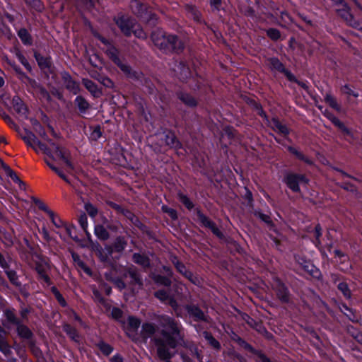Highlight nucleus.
I'll return each mask as SVG.
<instances>
[{
  "mask_svg": "<svg viewBox=\"0 0 362 362\" xmlns=\"http://www.w3.org/2000/svg\"><path fill=\"white\" fill-rule=\"evenodd\" d=\"M107 54L112 59V61L117 64L122 71L124 73H129L130 71V68L128 65L123 64L119 58L117 56V50L114 47H110L107 50Z\"/></svg>",
  "mask_w": 362,
  "mask_h": 362,
  "instance_id": "nucleus-12",
  "label": "nucleus"
},
{
  "mask_svg": "<svg viewBox=\"0 0 362 362\" xmlns=\"http://www.w3.org/2000/svg\"><path fill=\"white\" fill-rule=\"evenodd\" d=\"M18 36L25 45L31 43L30 36L25 29H21L18 31Z\"/></svg>",
  "mask_w": 362,
  "mask_h": 362,
  "instance_id": "nucleus-33",
  "label": "nucleus"
},
{
  "mask_svg": "<svg viewBox=\"0 0 362 362\" xmlns=\"http://www.w3.org/2000/svg\"><path fill=\"white\" fill-rule=\"evenodd\" d=\"M128 329L132 331H136L140 326L141 322L138 318L129 316L127 319Z\"/></svg>",
  "mask_w": 362,
  "mask_h": 362,
  "instance_id": "nucleus-28",
  "label": "nucleus"
},
{
  "mask_svg": "<svg viewBox=\"0 0 362 362\" xmlns=\"http://www.w3.org/2000/svg\"><path fill=\"white\" fill-rule=\"evenodd\" d=\"M111 361L112 362H122V358L121 356H118V355H116V356H114L112 358H111Z\"/></svg>",
  "mask_w": 362,
  "mask_h": 362,
  "instance_id": "nucleus-60",
  "label": "nucleus"
},
{
  "mask_svg": "<svg viewBox=\"0 0 362 362\" xmlns=\"http://www.w3.org/2000/svg\"><path fill=\"white\" fill-rule=\"evenodd\" d=\"M62 78L64 81V84L66 86V88L71 92H72L74 94H77L79 91L78 84L76 81L72 80L70 75L67 73H63Z\"/></svg>",
  "mask_w": 362,
  "mask_h": 362,
  "instance_id": "nucleus-13",
  "label": "nucleus"
},
{
  "mask_svg": "<svg viewBox=\"0 0 362 362\" xmlns=\"http://www.w3.org/2000/svg\"><path fill=\"white\" fill-rule=\"evenodd\" d=\"M103 83H104V85H105V86H107V87H111V86H112V84H113V83L112 82V81H110V79H108V78L105 79V81H104V82H103Z\"/></svg>",
  "mask_w": 362,
  "mask_h": 362,
  "instance_id": "nucleus-64",
  "label": "nucleus"
},
{
  "mask_svg": "<svg viewBox=\"0 0 362 362\" xmlns=\"http://www.w3.org/2000/svg\"><path fill=\"white\" fill-rule=\"evenodd\" d=\"M112 315L114 318L119 320L122 315V312L120 309L114 308L112 310Z\"/></svg>",
  "mask_w": 362,
  "mask_h": 362,
  "instance_id": "nucleus-53",
  "label": "nucleus"
},
{
  "mask_svg": "<svg viewBox=\"0 0 362 362\" xmlns=\"http://www.w3.org/2000/svg\"><path fill=\"white\" fill-rule=\"evenodd\" d=\"M268 124L273 130L283 136H286L288 134V128L276 118H272L270 121H268Z\"/></svg>",
  "mask_w": 362,
  "mask_h": 362,
  "instance_id": "nucleus-15",
  "label": "nucleus"
},
{
  "mask_svg": "<svg viewBox=\"0 0 362 362\" xmlns=\"http://www.w3.org/2000/svg\"><path fill=\"white\" fill-rule=\"evenodd\" d=\"M341 91L346 95H351L355 98H357L358 96V93H355L354 90H352L350 86L348 85L344 86L341 88Z\"/></svg>",
  "mask_w": 362,
  "mask_h": 362,
  "instance_id": "nucleus-49",
  "label": "nucleus"
},
{
  "mask_svg": "<svg viewBox=\"0 0 362 362\" xmlns=\"http://www.w3.org/2000/svg\"><path fill=\"white\" fill-rule=\"evenodd\" d=\"M75 103L81 112H86V110L89 107L88 103L81 96H77L75 99Z\"/></svg>",
  "mask_w": 362,
  "mask_h": 362,
  "instance_id": "nucleus-25",
  "label": "nucleus"
},
{
  "mask_svg": "<svg viewBox=\"0 0 362 362\" xmlns=\"http://www.w3.org/2000/svg\"><path fill=\"white\" fill-rule=\"evenodd\" d=\"M154 45L164 51L178 52L183 49V43L175 35H166L160 29H156L151 34Z\"/></svg>",
  "mask_w": 362,
  "mask_h": 362,
  "instance_id": "nucleus-3",
  "label": "nucleus"
},
{
  "mask_svg": "<svg viewBox=\"0 0 362 362\" xmlns=\"http://www.w3.org/2000/svg\"><path fill=\"white\" fill-rule=\"evenodd\" d=\"M165 136V144L173 148H178L180 146V142L176 139L175 136L173 134H168L166 135H160V138Z\"/></svg>",
  "mask_w": 362,
  "mask_h": 362,
  "instance_id": "nucleus-22",
  "label": "nucleus"
},
{
  "mask_svg": "<svg viewBox=\"0 0 362 362\" xmlns=\"http://www.w3.org/2000/svg\"><path fill=\"white\" fill-rule=\"evenodd\" d=\"M48 215L49 216L52 222L55 226V227H57V228L62 229L65 223L61 220V218L56 217L52 211H49Z\"/></svg>",
  "mask_w": 362,
  "mask_h": 362,
  "instance_id": "nucleus-34",
  "label": "nucleus"
},
{
  "mask_svg": "<svg viewBox=\"0 0 362 362\" xmlns=\"http://www.w3.org/2000/svg\"><path fill=\"white\" fill-rule=\"evenodd\" d=\"M63 230H64L65 233L70 238H73L72 236V227L67 226L66 224L64 225V226L62 228Z\"/></svg>",
  "mask_w": 362,
  "mask_h": 362,
  "instance_id": "nucleus-58",
  "label": "nucleus"
},
{
  "mask_svg": "<svg viewBox=\"0 0 362 362\" xmlns=\"http://www.w3.org/2000/svg\"><path fill=\"white\" fill-rule=\"evenodd\" d=\"M17 332L20 337L24 339H29L31 337V332L23 325H17Z\"/></svg>",
  "mask_w": 362,
  "mask_h": 362,
  "instance_id": "nucleus-26",
  "label": "nucleus"
},
{
  "mask_svg": "<svg viewBox=\"0 0 362 362\" xmlns=\"http://www.w3.org/2000/svg\"><path fill=\"white\" fill-rule=\"evenodd\" d=\"M0 351L6 356H8L11 353L10 346L1 336H0Z\"/></svg>",
  "mask_w": 362,
  "mask_h": 362,
  "instance_id": "nucleus-38",
  "label": "nucleus"
},
{
  "mask_svg": "<svg viewBox=\"0 0 362 362\" xmlns=\"http://www.w3.org/2000/svg\"><path fill=\"white\" fill-rule=\"evenodd\" d=\"M325 101L334 110H337V112H341V105L337 103L335 98L333 97L331 94L327 93L325 95Z\"/></svg>",
  "mask_w": 362,
  "mask_h": 362,
  "instance_id": "nucleus-21",
  "label": "nucleus"
},
{
  "mask_svg": "<svg viewBox=\"0 0 362 362\" xmlns=\"http://www.w3.org/2000/svg\"><path fill=\"white\" fill-rule=\"evenodd\" d=\"M131 9L136 15L139 16L144 21L150 22L151 20H156V16L148 11L146 6L141 4L138 0H132L130 4Z\"/></svg>",
  "mask_w": 362,
  "mask_h": 362,
  "instance_id": "nucleus-5",
  "label": "nucleus"
},
{
  "mask_svg": "<svg viewBox=\"0 0 362 362\" xmlns=\"http://www.w3.org/2000/svg\"><path fill=\"white\" fill-rule=\"evenodd\" d=\"M210 4L211 6L214 7L215 8H218L221 4V0H210Z\"/></svg>",
  "mask_w": 362,
  "mask_h": 362,
  "instance_id": "nucleus-59",
  "label": "nucleus"
},
{
  "mask_svg": "<svg viewBox=\"0 0 362 362\" xmlns=\"http://www.w3.org/2000/svg\"><path fill=\"white\" fill-rule=\"evenodd\" d=\"M64 330L66 332V334L75 341H78L79 337L77 334L76 330L71 327L70 325H65L64 326Z\"/></svg>",
  "mask_w": 362,
  "mask_h": 362,
  "instance_id": "nucleus-30",
  "label": "nucleus"
},
{
  "mask_svg": "<svg viewBox=\"0 0 362 362\" xmlns=\"http://www.w3.org/2000/svg\"><path fill=\"white\" fill-rule=\"evenodd\" d=\"M180 99L187 105L194 107L197 105L196 100L187 93H181L179 95Z\"/></svg>",
  "mask_w": 362,
  "mask_h": 362,
  "instance_id": "nucleus-24",
  "label": "nucleus"
},
{
  "mask_svg": "<svg viewBox=\"0 0 362 362\" xmlns=\"http://www.w3.org/2000/svg\"><path fill=\"white\" fill-rule=\"evenodd\" d=\"M30 121H31V123H32L33 126L35 128V130L37 132H38L42 136H45V133L43 131L42 127L40 124V123L36 119H31Z\"/></svg>",
  "mask_w": 362,
  "mask_h": 362,
  "instance_id": "nucleus-42",
  "label": "nucleus"
},
{
  "mask_svg": "<svg viewBox=\"0 0 362 362\" xmlns=\"http://www.w3.org/2000/svg\"><path fill=\"white\" fill-rule=\"evenodd\" d=\"M267 64L270 67L271 69L274 71H278L280 72L284 71V65L281 62L276 58H270L267 61Z\"/></svg>",
  "mask_w": 362,
  "mask_h": 362,
  "instance_id": "nucleus-20",
  "label": "nucleus"
},
{
  "mask_svg": "<svg viewBox=\"0 0 362 362\" xmlns=\"http://www.w3.org/2000/svg\"><path fill=\"white\" fill-rule=\"evenodd\" d=\"M197 216L200 222L204 226L210 228L214 235H216L217 237L220 238L223 237V234L218 228V227H216L215 223L211 221L206 216H205L203 214L200 212L197 213Z\"/></svg>",
  "mask_w": 362,
  "mask_h": 362,
  "instance_id": "nucleus-11",
  "label": "nucleus"
},
{
  "mask_svg": "<svg viewBox=\"0 0 362 362\" xmlns=\"http://www.w3.org/2000/svg\"><path fill=\"white\" fill-rule=\"evenodd\" d=\"M285 182L292 191L297 192L300 191L299 185L307 184L308 180L303 175L288 174L285 177Z\"/></svg>",
  "mask_w": 362,
  "mask_h": 362,
  "instance_id": "nucleus-7",
  "label": "nucleus"
},
{
  "mask_svg": "<svg viewBox=\"0 0 362 362\" xmlns=\"http://www.w3.org/2000/svg\"><path fill=\"white\" fill-rule=\"evenodd\" d=\"M267 33L268 36L274 40H278L280 37V33L276 29H274V28L269 29L267 31Z\"/></svg>",
  "mask_w": 362,
  "mask_h": 362,
  "instance_id": "nucleus-45",
  "label": "nucleus"
},
{
  "mask_svg": "<svg viewBox=\"0 0 362 362\" xmlns=\"http://www.w3.org/2000/svg\"><path fill=\"white\" fill-rule=\"evenodd\" d=\"M6 274L12 284H13L14 285H16V286L19 285V282L18 281L17 276L13 271H8V272H6Z\"/></svg>",
  "mask_w": 362,
  "mask_h": 362,
  "instance_id": "nucleus-47",
  "label": "nucleus"
},
{
  "mask_svg": "<svg viewBox=\"0 0 362 362\" xmlns=\"http://www.w3.org/2000/svg\"><path fill=\"white\" fill-rule=\"evenodd\" d=\"M115 23L121 31L127 36L133 33L138 38L145 39L146 37V34L141 26L131 18L119 16L115 18Z\"/></svg>",
  "mask_w": 362,
  "mask_h": 362,
  "instance_id": "nucleus-4",
  "label": "nucleus"
},
{
  "mask_svg": "<svg viewBox=\"0 0 362 362\" xmlns=\"http://www.w3.org/2000/svg\"><path fill=\"white\" fill-rule=\"evenodd\" d=\"M125 245L126 243L124 240L121 238H118L115 243V249L116 251L120 252L124 249Z\"/></svg>",
  "mask_w": 362,
  "mask_h": 362,
  "instance_id": "nucleus-44",
  "label": "nucleus"
},
{
  "mask_svg": "<svg viewBox=\"0 0 362 362\" xmlns=\"http://www.w3.org/2000/svg\"><path fill=\"white\" fill-rule=\"evenodd\" d=\"M0 116L1 118L11 127L14 129H18L17 125L12 120V119L7 115L5 111L0 107Z\"/></svg>",
  "mask_w": 362,
  "mask_h": 362,
  "instance_id": "nucleus-32",
  "label": "nucleus"
},
{
  "mask_svg": "<svg viewBox=\"0 0 362 362\" xmlns=\"http://www.w3.org/2000/svg\"><path fill=\"white\" fill-rule=\"evenodd\" d=\"M47 165L54 171L62 179H63L65 182H69V179L64 175V173L52 163L49 162L48 160H45Z\"/></svg>",
  "mask_w": 362,
  "mask_h": 362,
  "instance_id": "nucleus-35",
  "label": "nucleus"
},
{
  "mask_svg": "<svg viewBox=\"0 0 362 362\" xmlns=\"http://www.w3.org/2000/svg\"><path fill=\"white\" fill-rule=\"evenodd\" d=\"M162 209L164 212L167 213L173 219L177 218V212L175 210L171 208H168L166 206H163Z\"/></svg>",
  "mask_w": 362,
  "mask_h": 362,
  "instance_id": "nucleus-48",
  "label": "nucleus"
},
{
  "mask_svg": "<svg viewBox=\"0 0 362 362\" xmlns=\"http://www.w3.org/2000/svg\"><path fill=\"white\" fill-rule=\"evenodd\" d=\"M133 260L135 263L139 264L141 265L144 267H146L149 265V260L148 259L140 254H134L133 255Z\"/></svg>",
  "mask_w": 362,
  "mask_h": 362,
  "instance_id": "nucleus-27",
  "label": "nucleus"
},
{
  "mask_svg": "<svg viewBox=\"0 0 362 362\" xmlns=\"http://www.w3.org/2000/svg\"><path fill=\"white\" fill-rule=\"evenodd\" d=\"M3 100L5 105L9 108H13L17 114L24 117H27V108L18 96H14L11 99L5 98Z\"/></svg>",
  "mask_w": 362,
  "mask_h": 362,
  "instance_id": "nucleus-6",
  "label": "nucleus"
},
{
  "mask_svg": "<svg viewBox=\"0 0 362 362\" xmlns=\"http://www.w3.org/2000/svg\"><path fill=\"white\" fill-rule=\"evenodd\" d=\"M203 334L204 338L214 348L218 349L220 347L219 342L215 338H214L212 335H211L207 332H204Z\"/></svg>",
  "mask_w": 362,
  "mask_h": 362,
  "instance_id": "nucleus-36",
  "label": "nucleus"
},
{
  "mask_svg": "<svg viewBox=\"0 0 362 362\" xmlns=\"http://www.w3.org/2000/svg\"><path fill=\"white\" fill-rule=\"evenodd\" d=\"M341 6V8L337 9V12L339 16L346 20V21L352 27L357 28L361 24L354 21L352 15L349 12V8L347 5L342 1V4H339Z\"/></svg>",
  "mask_w": 362,
  "mask_h": 362,
  "instance_id": "nucleus-10",
  "label": "nucleus"
},
{
  "mask_svg": "<svg viewBox=\"0 0 362 362\" xmlns=\"http://www.w3.org/2000/svg\"><path fill=\"white\" fill-rule=\"evenodd\" d=\"M191 351L192 354L194 355L198 360H200L199 354L197 351V349L195 347H194L193 349H191Z\"/></svg>",
  "mask_w": 362,
  "mask_h": 362,
  "instance_id": "nucleus-62",
  "label": "nucleus"
},
{
  "mask_svg": "<svg viewBox=\"0 0 362 362\" xmlns=\"http://www.w3.org/2000/svg\"><path fill=\"white\" fill-rule=\"evenodd\" d=\"M176 269L177 271L183 274L186 278L189 279V280L192 281V274L187 271L185 266L180 263L175 257L173 260Z\"/></svg>",
  "mask_w": 362,
  "mask_h": 362,
  "instance_id": "nucleus-19",
  "label": "nucleus"
},
{
  "mask_svg": "<svg viewBox=\"0 0 362 362\" xmlns=\"http://www.w3.org/2000/svg\"><path fill=\"white\" fill-rule=\"evenodd\" d=\"M95 234L99 239L101 240H106L109 237V234L107 230L100 225L95 226Z\"/></svg>",
  "mask_w": 362,
  "mask_h": 362,
  "instance_id": "nucleus-23",
  "label": "nucleus"
},
{
  "mask_svg": "<svg viewBox=\"0 0 362 362\" xmlns=\"http://www.w3.org/2000/svg\"><path fill=\"white\" fill-rule=\"evenodd\" d=\"M180 201L188 209H191L193 208V204L190 199L183 194H178Z\"/></svg>",
  "mask_w": 362,
  "mask_h": 362,
  "instance_id": "nucleus-40",
  "label": "nucleus"
},
{
  "mask_svg": "<svg viewBox=\"0 0 362 362\" xmlns=\"http://www.w3.org/2000/svg\"><path fill=\"white\" fill-rule=\"evenodd\" d=\"M98 346L101 351L105 355H109L112 351V348L105 342H100Z\"/></svg>",
  "mask_w": 362,
  "mask_h": 362,
  "instance_id": "nucleus-41",
  "label": "nucleus"
},
{
  "mask_svg": "<svg viewBox=\"0 0 362 362\" xmlns=\"http://www.w3.org/2000/svg\"><path fill=\"white\" fill-rule=\"evenodd\" d=\"M160 326L161 333L160 337L154 339L157 347V353L162 360L170 358L175 354L174 349L182 339L180 327L172 317L163 315L160 317Z\"/></svg>",
  "mask_w": 362,
  "mask_h": 362,
  "instance_id": "nucleus-1",
  "label": "nucleus"
},
{
  "mask_svg": "<svg viewBox=\"0 0 362 362\" xmlns=\"http://www.w3.org/2000/svg\"><path fill=\"white\" fill-rule=\"evenodd\" d=\"M324 115L329 119L336 127L341 129L344 134L349 135L351 134L350 130L341 122L337 117H335L332 112L326 110L324 112Z\"/></svg>",
  "mask_w": 362,
  "mask_h": 362,
  "instance_id": "nucleus-14",
  "label": "nucleus"
},
{
  "mask_svg": "<svg viewBox=\"0 0 362 362\" xmlns=\"http://www.w3.org/2000/svg\"><path fill=\"white\" fill-rule=\"evenodd\" d=\"M155 330V327L151 323H146L142 326V334L146 337H151L154 334Z\"/></svg>",
  "mask_w": 362,
  "mask_h": 362,
  "instance_id": "nucleus-29",
  "label": "nucleus"
},
{
  "mask_svg": "<svg viewBox=\"0 0 362 362\" xmlns=\"http://www.w3.org/2000/svg\"><path fill=\"white\" fill-rule=\"evenodd\" d=\"M186 310L190 317H194L195 320H204V313L196 306H187Z\"/></svg>",
  "mask_w": 362,
  "mask_h": 362,
  "instance_id": "nucleus-17",
  "label": "nucleus"
},
{
  "mask_svg": "<svg viewBox=\"0 0 362 362\" xmlns=\"http://www.w3.org/2000/svg\"><path fill=\"white\" fill-rule=\"evenodd\" d=\"M22 139L30 147H31L37 153H44L47 156L53 159H62L67 168V172L71 173L74 170V165L66 156V151L60 146L50 141V147H47L42 144L36 137V136L30 132L26 131L24 135L21 136Z\"/></svg>",
  "mask_w": 362,
  "mask_h": 362,
  "instance_id": "nucleus-2",
  "label": "nucleus"
},
{
  "mask_svg": "<svg viewBox=\"0 0 362 362\" xmlns=\"http://www.w3.org/2000/svg\"><path fill=\"white\" fill-rule=\"evenodd\" d=\"M321 235H322V228L319 225H317L315 228V235L316 238V243H320L319 238L321 236Z\"/></svg>",
  "mask_w": 362,
  "mask_h": 362,
  "instance_id": "nucleus-56",
  "label": "nucleus"
},
{
  "mask_svg": "<svg viewBox=\"0 0 362 362\" xmlns=\"http://www.w3.org/2000/svg\"><path fill=\"white\" fill-rule=\"evenodd\" d=\"M16 183L18 185L21 189H23V190L25 189V184L24 182L19 180V182H17Z\"/></svg>",
  "mask_w": 362,
  "mask_h": 362,
  "instance_id": "nucleus-63",
  "label": "nucleus"
},
{
  "mask_svg": "<svg viewBox=\"0 0 362 362\" xmlns=\"http://www.w3.org/2000/svg\"><path fill=\"white\" fill-rule=\"evenodd\" d=\"M296 262L303 268V269L315 278L320 276V272L319 269L309 260L303 257L296 256Z\"/></svg>",
  "mask_w": 362,
  "mask_h": 362,
  "instance_id": "nucleus-8",
  "label": "nucleus"
},
{
  "mask_svg": "<svg viewBox=\"0 0 362 362\" xmlns=\"http://www.w3.org/2000/svg\"><path fill=\"white\" fill-rule=\"evenodd\" d=\"M156 281L158 283H159L160 284H163L165 286H168L170 284V281L169 279L165 278V277H161V276H158V278L156 279Z\"/></svg>",
  "mask_w": 362,
  "mask_h": 362,
  "instance_id": "nucleus-57",
  "label": "nucleus"
},
{
  "mask_svg": "<svg viewBox=\"0 0 362 362\" xmlns=\"http://www.w3.org/2000/svg\"><path fill=\"white\" fill-rule=\"evenodd\" d=\"M85 209L88 214L93 218H94L98 213L97 209L91 204H86Z\"/></svg>",
  "mask_w": 362,
  "mask_h": 362,
  "instance_id": "nucleus-43",
  "label": "nucleus"
},
{
  "mask_svg": "<svg viewBox=\"0 0 362 362\" xmlns=\"http://www.w3.org/2000/svg\"><path fill=\"white\" fill-rule=\"evenodd\" d=\"M78 223L82 228V229L85 231L87 236L89 238L90 236V234L88 232V218L85 214H82L80 215L78 218Z\"/></svg>",
  "mask_w": 362,
  "mask_h": 362,
  "instance_id": "nucleus-31",
  "label": "nucleus"
},
{
  "mask_svg": "<svg viewBox=\"0 0 362 362\" xmlns=\"http://www.w3.org/2000/svg\"><path fill=\"white\" fill-rule=\"evenodd\" d=\"M288 151L294 154L298 159L300 160H304L305 163H308V164H312V161L305 157L300 152H299L296 148H293V147H288Z\"/></svg>",
  "mask_w": 362,
  "mask_h": 362,
  "instance_id": "nucleus-37",
  "label": "nucleus"
},
{
  "mask_svg": "<svg viewBox=\"0 0 362 362\" xmlns=\"http://www.w3.org/2000/svg\"><path fill=\"white\" fill-rule=\"evenodd\" d=\"M101 136V132L99 127L95 128L91 132L90 137L92 139L97 140Z\"/></svg>",
  "mask_w": 362,
  "mask_h": 362,
  "instance_id": "nucleus-51",
  "label": "nucleus"
},
{
  "mask_svg": "<svg viewBox=\"0 0 362 362\" xmlns=\"http://www.w3.org/2000/svg\"><path fill=\"white\" fill-rule=\"evenodd\" d=\"M276 294L279 296V298L284 302H286L288 300V293L287 291V288L286 286L282 284L281 282H276Z\"/></svg>",
  "mask_w": 362,
  "mask_h": 362,
  "instance_id": "nucleus-16",
  "label": "nucleus"
},
{
  "mask_svg": "<svg viewBox=\"0 0 362 362\" xmlns=\"http://www.w3.org/2000/svg\"><path fill=\"white\" fill-rule=\"evenodd\" d=\"M53 291H54V293L55 294V296H56L57 299L59 302V303L62 305L65 306L66 305V302H65V300L62 296V295L56 290V288H53Z\"/></svg>",
  "mask_w": 362,
  "mask_h": 362,
  "instance_id": "nucleus-54",
  "label": "nucleus"
},
{
  "mask_svg": "<svg viewBox=\"0 0 362 362\" xmlns=\"http://www.w3.org/2000/svg\"><path fill=\"white\" fill-rule=\"evenodd\" d=\"M6 175L11 177V179L14 182H19L20 178L18 177V175L16 174V173L12 170L9 167L6 168Z\"/></svg>",
  "mask_w": 362,
  "mask_h": 362,
  "instance_id": "nucleus-46",
  "label": "nucleus"
},
{
  "mask_svg": "<svg viewBox=\"0 0 362 362\" xmlns=\"http://www.w3.org/2000/svg\"><path fill=\"white\" fill-rule=\"evenodd\" d=\"M18 58L21 64L28 70L31 69V66L27 59L21 54L18 55Z\"/></svg>",
  "mask_w": 362,
  "mask_h": 362,
  "instance_id": "nucleus-55",
  "label": "nucleus"
},
{
  "mask_svg": "<svg viewBox=\"0 0 362 362\" xmlns=\"http://www.w3.org/2000/svg\"><path fill=\"white\" fill-rule=\"evenodd\" d=\"M33 202L38 206L39 209H40L41 210H43L44 211L47 212V214H49V211H51V210H49L47 208V206L43 202H42L40 200H39L38 199L33 198Z\"/></svg>",
  "mask_w": 362,
  "mask_h": 362,
  "instance_id": "nucleus-50",
  "label": "nucleus"
},
{
  "mask_svg": "<svg viewBox=\"0 0 362 362\" xmlns=\"http://www.w3.org/2000/svg\"><path fill=\"white\" fill-rule=\"evenodd\" d=\"M37 272L40 276V278L47 284H49V278L48 276L45 274V272L43 271V269H41L40 267L37 268Z\"/></svg>",
  "mask_w": 362,
  "mask_h": 362,
  "instance_id": "nucleus-52",
  "label": "nucleus"
},
{
  "mask_svg": "<svg viewBox=\"0 0 362 362\" xmlns=\"http://www.w3.org/2000/svg\"><path fill=\"white\" fill-rule=\"evenodd\" d=\"M155 296L165 303L169 304L175 310L177 316H182L180 308L174 298L164 290H159L155 293Z\"/></svg>",
  "mask_w": 362,
  "mask_h": 362,
  "instance_id": "nucleus-9",
  "label": "nucleus"
},
{
  "mask_svg": "<svg viewBox=\"0 0 362 362\" xmlns=\"http://www.w3.org/2000/svg\"><path fill=\"white\" fill-rule=\"evenodd\" d=\"M338 288L341 291L345 298L349 299L351 298V291L346 283H340L338 285Z\"/></svg>",
  "mask_w": 362,
  "mask_h": 362,
  "instance_id": "nucleus-39",
  "label": "nucleus"
},
{
  "mask_svg": "<svg viewBox=\"0 0 362 362\" xmlns=\"http://www.w3.org/2000/svg\"><path fill=\"white\" fill-rule=\"evenodd\" d=\"M82 82L87 90L94 96H98L100 95V90L94 82L88 78H83Z\"/></svg>",
  "mask_w": 362,
  "mask_h": 362,
  "instance_id": "nucleus-18",
  "label": "nucleus"
},
{
  "mask_svg": "<svg viewBox=\"0 0 362 362\" xmlns=\"http://www.w3.org/2000/svg\"><path fill=\"white\" fill-rule=\"evenodd\" d=\"M0 266L3 268H5L6 266V262L4 258V257L0 254Z\"/></svg>",
  "mask_w": 362,
  "mask_h": 362,
  "instance_id": "nucleus-61",
  "label": "nucleus"
}]
</instances>
